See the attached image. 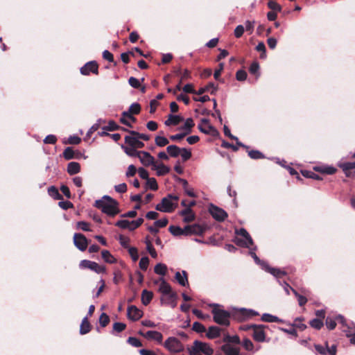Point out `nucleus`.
Instances as JSON below:
<instances>
[{
  "label": "nucleus",
  "instance_id": "nucleus-1",
  "mask_svg": "<svg viewBox=\"0 0 355 355\" xmlns=\"http://www.w3.org/2000/svg\"><path fill=\"white\" fill-rule=\"evenodd\" d=\"M94 206L110 216H114L120 211L118 202L107 195L96 200Z\"/></svg>",
  "mask_w": 355,
  "mask_h": 355
},
{
  "label": "nucleus",
  "instance_id": "nucleus-2",
  "mask_svg": "<svg viewBox=\"0 0 355 355\" xmlns=\"http://www.w3.org/2000/svg\"><path fill=\"white\" fill-rule=\"evenodd\" d=\"M178 196L168 194L162 199L161 202L156 205L155 209L162 212L171 213L178 206Z\"/></svg>",
  "mask_w": 355,
  "mask_h": 355
},
{
  "label": "nucleus",
  "instance_id": "nucleus-3",
  "mask_svg": "<svg viewBox=\"0 0 355 355\" xmlns=\"http://www.w3.org/2000/svg\"><path fill=\"white\" fill-rule=\"evenodd\" d=\"M187 350L189 355H212L214 353V349L208 343L197 340L191 346L187 347Z\"/></svg>",
  "mask_w": 355,
  "mask_h": 355
},
{
  "label": "nucleus",
  "instance_id": "nucleus-4",
  "mask_svg": "<svg viewBox=\"0 0 355 355\" xmlns=\"http://www.w3.org/2000/svg\"><path fill=\"white\" fill-rule=\"evenodd\" d=\"M212 306L214 308L211 312L214 322L220 325L228 326L230 324V313L224 309H220L218 304H214Z\"/></svg>",
  "mask_w": 355,
  "mask_h": 355
},
{
  "label": "nucleus",
  "instance_id": "nucleus-5",
  "mask_svg": "<svg viewBox=\"0 0 355 355\" xmlns=\"http://www.w3.org/2000/svg\"><path fill=\"white\" fill-rule=\"evenodd\" d=\"M255 249L256 248H254L253 250L250 249L249 254L253 258L255 263L261 266L262 269L265 270L268 272H270L275 277H281L282 276H284L286 275L284 271L278 268H271L267 264V263L261 261L254 252Z\"/></svg>",
  "mask_w": 355,
  "mask_h": 355
},
{
  "label": "nucleus",
  "instance_id": "nucleus-6",
  "mask_svg": "<svg viewBox=\"0 0 355 355\" xmlns=\"http://www.w3.org/2000/svg\"><path fill=\"white\" fill-rule=\"evenodd\" d=\"M236 234L238 236L235 239V243L236 245L248 248H250V245H253V241L245 229L241 228L239 230H236Z\"/></svg>",
  "mask_w": 355,
  "mask_h": 355
},
{
  "label": "nucleus",
  "instance_id": "nucleus-7",
  "mask_svg": "<svg viewBox=\"0 0 355 355\" xmlns=\"http://www.w3.org/2000/svg\"><path fill=\"white\" fill-rule=\"evenodd\" d=\"M164 346L172 353H179L184 350L182 343L175 337H169L164 343Z\"/></svg>",
  "mask_w": 355,
  "mask_h": 355
},
{
  "label": "nucleus",
  "instance_id": "nucleus-8",
  "mask_svg": "<svg viewBox=\"0 0 355 355\" xmlns=\"http://www.w3.org/2000/svg\"><path fill=\"white\" fill-rule=\"evenodd\" d=\"M336 320L345 327L343 331L346 334V336L349 338L352 344L355 345V326L353 324L352 326L345 324V320L341 315H338L336 318Z\"/></svg>",
  "mask_w": 355,
  "mask_h": 355
},
{
  "label": "nucleus",
  "instance_id": "nucleus-9",
  "mask_svg": "<svg viewBox=\"0 0 355 355\" xmlns=\"http://www.w3.org/2000/svg\"><path fill=\"white\" fill-rule=\"evenodd\" d=\"M79 266L82 269H89L97 274L103 273L105 272V268L100 266L96 262L92 261L89 260H82L80 262Z\"/></svg>",
  "mask_w": 355,
  "mask_h": 355
},
{
  "label": "nucleus",
  "instance_id": "nucleus-10",
  "mask_svg": "<svg viewBox=\"0 0 355 355\" xmlns=\"http://www.w3.org/2000/svg\"><path fill=\"white\" fill-rule=\"evenodd\" d=\"M209 213L218 221H223L227 217V214L225 210L213 205H211L209 207Z\"/></svg>",
  "mask_w": 355,
  "mask_h": 355
},
{
  "label": "nucleus",
  "instance_id": "nucleus-11",
  "mask_svg": "<svg viewBox=\"0 0 355 355\" xmlns=\"http://www.w3.org/2000/svg\"><path fill=\"white\" fill-rule=\"evenodd\" d=\"M73 243L80 251H85L88 245L87 238L82 234L76 233L73 235Z\"/></svg>",
  "mask_w": 355,
  "mask_h": 355
},
{
  "label": "nucleus",
  "instance_id": "nucleus-12",
  "mask_svg": "<svg viewBox=\"0 0 355 355\" xmlns=\"http://www.w3.org/2000/svg\"><path fill=\"white\" fill-rule=\"evenodd\" d=\"M250 327H252V337L257 342H263L266 338V334L263 331V325L252 324Z\"/></svg>",
  "mask_w": 355,
  "mask_h": 355
},
{
  "label": "nucleus",
  "instance_id": "nucleus-13",
  "mask_svg": "<svg viewBox=\"0 0 355 355\" xmlns=\"http://www.w3.org/2000/svg\"><path fill=\"white\" fill-rule=\"evenodd\" d=\"M125 142L128 146L135 148H141L144 146V142L140 141L139 137L137 135H129L125 137Z\"/></svg>",
  "mask_w": 355,
  "mask_h": 355
},
{
  "label": "nucleus",
  "instance_id": "nucleus-14",
  "mask_svg": "<svg viewBox=\"0 0 355 355\" xmlns=\"http://www.w3.org/2000/svg\"><path fill=\"white\" fill-rule=\"evenodd\" d=\"M139 159L140 162L145 166H153L155 162L154 157L146 151H140Z\"/></svg>",
  "mask_w": 355,
  "mask_h": 355
},
{
  "label": "nucleus",
  "instance_id": "nucleus-15",
  "mask_svg": "<svg viewBox=\"0 0 355 355\" xmlns=\"http://www.w3.org/2000/svg\"><path fill=\"white\" fill-rule=\"evenodd\" d=\"M98 73V64L95 61H90L80 68V73L83 75H89L90 73Z\"/></svg>",
  "mask_w": 355,
  "mask_h": 355
},
{
  "label": "nucleus",
  "instance_id": "nucleus-16",
  "mask_svg": "<svg viewBox=\"0 0 355 355\" xmlns=\"http://www.w3.org/2000/svg\"><path fill=\"white\" fill-rule=\"evenodd\" d=\"M177 295L174 292H171L168 294L162 295L161 297V302L163 304L168 305L172 308L176 306Z\"/></svg>",
  "mask_w": 355,
  "mask_h": 355
},
{
  "label": "nucleus",
  "instance_id": "nucleus-17",
  "mask_svg": "<svg viewBox=\"0 0 355 355\" xmlns=\"http://www.w3.org/2000/svg\"><path fill=\"white\" fill-rule=\"evenodd\" d=\"M127 315L129 319L136 321L142 317L143 312L137 306L132 305L128 306L127 309Z\"/></svg>",
  "mask_w": 355,
  "mask_h": 355
},
{
  "label": "nucleus",
  "instance_id": "nucleus-18",
  "mask_svg": "<svg viewBox=\"0 0 355 355\" xmlns=\"http://www.w3.org/2000/svg\"><path fill=\"white\" fill-rule=\"evenodd\" d=\"M185 230L187 231V236L191 234L201 235L204 233L205 229L198 224H194L191 225H187L185 227Z\"/></svg>",
  "mask_w": 355,
  "mask_h": 355
},
{
  "label": "nucleus",
  "instance_id": "nucleus-19",
  "mask_svg": "<svg viewBox=\"0 0 355 355\" xmlns=\"http://www.w3.org/2000/svg\"><path fill=\"white\" fill-rule=\"evenodd\" d=\"M221 350L225 355H241L239 347H234L229 343L222 345Z\"/></svg>",
  "mask_w": 355,
  "mask_h": 355
},
{
  "label": "nucleus",
  "instance_id": "nucleus-20",
  "mask_svg": "<svg viewBox=\"0 0 355 355\" xmlns=\"http://www.w3.org/2000/svg\"><path fill=\"white\" fill-rule=\"evenodd\" d=\"M143 336L148 340H153L159 343H161L163 340L162 334L157 331H148L145 334H143Z\"/></svg>",
  "mask_w": 355,
  "mask_h": 355
},
{
  "label": "nucleus",
  "instance_id": "nucleus-21",
  "mask_svg": "<svg viewBox=\"0 0 355 355\" xmlns=\"http://www.w3.org/2000/svg\"><path fill=\"white\" fill-rule=\"evenodd\" d=\"M152 169L156 171L157 175L159 176L164 175L170 171L169 167L162 163L157 164L156 162L152 166Z\"/></svg>",
  "mask_w": 355,
  "mask_h": 355
},
{
  "label": "nucleus",
  "instance_id": "nucleus-22",
  "mask_svg": "<svg viewBox=\"0 0 355 355\" xmlns=\"http://www.w3.org/2000/svg\"><path fill=\"white\" fill-rule=\"evenodd\" d=\"M180 214L184 217L183 220L186 223L191 222L195 219V214L190 207H186L180 212Z\"/></svg>",
  "mask_w": 355,
  "mask_h": 355
},
{
  "label": "nucleus",
  "instance_id": "nucleus-23",
  "mask_svg": "<svg viewBox=\"0 0 355 355\" xmlns=\"http://www.w3.org/2000/svg\"><path fill=\"white\" fill-rule=\"evenodd\" d=\"M175 277L180 285L182 286H186L189 284L186 271L182 270V273L180 272H177L175 273Z\"/></svg>",
  "mask_w": 355,
  "mask_h": 355
},
{
  "label": "nucleus",
  "instance_id": "nucleus-24",
  "mask_svg": "<svg viewBox=\"0 0 355 355\" xmlns=\"http://www.w3.org/2000/svg\"><path fill=\"white\" fill-rule=\"evenodd\" d=\"M161 283L159 287V291L162 293V296L168 294L172 291L171 286L165 281L164 279H160Z\"/></svg>",
  "mask_w": 355,
  "mask_h": 355
},
{
  "label": "nucleus",
  "instance_id": "nucleus-25",
  "mask_svg": "<svg viewBox=\"0 0 355 355\" xmlns=\"http://www.w3.org/2000/svg\"><path fill=\"white\" fill-rule=\"evenodd\" d=\"M122 149L124 150L125 154L132 157H138L139 156L140 151L137 150V148L132 147L130 146H121Z\"/></svg>",
  "mask_w": 355,
  "mask_h": 355
},
{
  "label": "nucleus",
  "instance_id": "nucleus-26",
  "mask_svg": "<svg viewBox=\"0 0 355 355\" xmlns=\"http://www.w3.org/2000/svg\"><path fill=\"white\" fill-rule=\"evenodd\" d=\"M314 169L316 171H319L320 173H322L324 174H328V175H332L336 172V168L335 167L331 166H315V167H314Z\"/></svg>",
  "mask_w": 355,
  "mask_h": 355
},
{
  "label": "nucleus",
  "instance_id": "nucleus-27",
  "mask_svg": "<svg viewBox=\"0 0 355 355\" xmlns=\"http://www.w3.org/2000/svg\"><path fill=\"white\" fill-rule=\"evenodd\" d=\"M183 120V118L179 115L170 114L168 119L165 121L164 124L166 125H176Z\"/></svg>",
  "mask_w": 355,
  "mask_h": 355
},
{
  "label": "nucleus",
  "instance_id": "nucleus-28",
  "mask_svg": "<svg viewBox=\"0 0 355 355\" xmlns=\"http://www.w3.org/2000/svg\"><path fill=\"white\" fill-rule=\"evenodd\" d=\"M169 232L175 236L186 235L187 231L185 230V227L184 228H181L179 226L171 225L168 228Z\"/></svg>",
  "mask_w": 355,
  "mask_h": 355
},
{
  "label": "nucleus",
  "instance_id": "nucleus-29",
  "mask_svg": "<svg viewBox=\"0 0 355 355\" xmlns=\"http://www.w3.org/2000/svg\"><path fill=\"white\" fill-rule=\"evenodd\" d=\"M217 91V87L212 83H209L207 86L201 87L197 92V94H202L206 92H209L211 94Z\"/></svg>",
  "mask_w": 355,
  "mask_h": 355
},
{
  "label": "nucleus",
  "instance_id": "nucleus-30",
  "mask_svg": "<svg viewBox=\"0 0 355 355\" xmlns=\"http://www.w3.org/2000/svg\"><path fill=\"white\" fill-rule=\"evenodd\" d=\"M338 166L343 169L347 176H349V171L355 168V162L339 163Z\"/></svg>",
  "mask_w": 355,
  "mask_h": 355
},
{
  "label": "nucleus",
  "instance_id": "nucleus-31",
  "mask_svg": "<svg viewBox=\"0 0 355 355\" xmlns=\"http://www.w3.org/2000/svg\"><path fill=\"white\" fill-rule=\"evenodd\" d=\"M220 329L218 327L211 326L208 329L206 334L207 338L213 339L220 336Z\"/></svg>",
  "mask_w": 355,
  "mask_h": 355
},
{
  "label": "nucleus",
  "instance_id": "nucleus-32",
  "mask_svg": "<svg viewBox=\"0 0 355 355\" xmlns=\"http://www.w3.org/2000/svg\"><path fill=\"white\" fill-rule=\"evenodd\" d=\"M91 327L90 324L88 321L87 317H85L81 322L80 327V334L83 335L89 333L90 331Z\"/></svg>",
  "mask_w": 355,
  "mask_h": 355
},
{
  "label": "nucleus",
  "instance_id": "nucleus-33",
  "mask_svg": "<svg viewBox=\"0 0 355 355\" xmlns=\"http://www.w3.org/2000/svg\"><path fill=\"white\" fill-rule=\"evenodd\" d=\"M80 166L79 163L72 162L68 164L67 166V172L70 175H75L80 172Z\"/></svg>",
  "mask_w": 355,
  "mask_h": 355
},
{
  "label": "nucleus",
  "instance_id": "nucleus-34",
  "mask_svg": "<svg viewBox=\"0 0 355 355\" xmlns=\"http://www.w3.org/2000/svg\"><path fill=\"white\" fill-rule=\"evenodd\" d=\"M181 148L175 145H170L166 148V151L172 157H177L181 153Z\"/></svg>",
  "mask_w": 355,
  "mask_h": 355
},
{
  "label": "nucleus",
  "instance_id": "nucleus-35",
  "mask_svg": "<svg viewBox=\"0 0 355 355\" xmlns=\"http://www.w3.org/2000/svg\"><path fill=\"white\" fill-rule=\"evenodd\" d=\"M153 293L151 291L144 290L141 293V302L143 304L148 305L152 300Z\"/></svg>",
  "mask_w": 355,
  "mask_h": 355
},
{
  "label": "nucleus",
  "instance_id": "nucleus-36",
  "mask_svg": "<svg viewBox=\"0 0 355 355\" xmlns=\"http://www.w3.org/2000/svg\"><path fill=\"white\" fill-rule=\"evenodd\" d=\"M261 320L266 322H282V320L270 313H263L261 315Z\"/></svg>",
  "mask_w": 355,
  "mask_h": 355
},
{
  "label": "nucleus",
  "instance_id": "nucleus-37",
  "mask_svg": "<svg viewBox=\"0 0 355 355\" xmlns=\"http://www.w3.org/2000/svg\"><path fill=\"white\" fill-rule=\"evenodd\" d=\"M103 259L108 263H113L116 262V259L112 256L110 251L104 250L101 252Z\"/></svg>",
  "mask_w": 355,
  "mask_h": 355
},
{
  "label": "nucleus",
  "instance_id": "nucleus-38",
  "mask_svg": "<svg viewBox=\"0 0 355 355\" xmlns=\"http://www.w3.org/2000/svg\"><path fill=\"white\" fill-rule=\"evenodd\" d=\"M194 123L193 121V119L191 118H188L186 119L184 125L182 127L180 128L181 130H185L184 133H187L188 135L191 132V128L193 127Z\"/></svg>",
  "mask_w": 355,
  "mask_h": 355
},
{
  "label": "nucleus",
  "instance_id": "nucleus-39",
  "mask_svg": "<svg viewBox=\"0 0 355 355\" xmlns=\"http://www.w3.org/2000/svg\"><path fill=\"white\" fill-rule=\"evenodd\" d=\"M154 271L156 274L164 276L166 273L167 267L165 264L159 263L155 266Z\"/></svg>",
  "mask_w": 355,
  "mask_h": 355
},
{
  "label": "nucleus",
  "instance_id": "nucleus-40",
  "mask_svg": "<svg viewBox=\"0 0 355 355\" xmlns=\"http://www.w3.org/2000/svg\"><path fill=\"white\" fill-rule=\"evenodd\" d=\"M180 182H182L184 192L190 197L195 198L196 193L193 192L192 189L188 187V182L184 179H180Z\"/></svg>",
  "mask_w": 355,
  "mask_h": 355
},
{
  "label": "nucleus",
  "instance_id": "nucleus-41",
  "mask_svg": "<svg viewBox=\"0 0 355 355\" xmlns=\"http://www.w3.org/2000/svg\"><path fill=\"white\" fill-rule=\"evenodd\" d=\"M239 311L243 315V317L246 318L259 315V313L253 309H247L245 308H241L240 309Z\"/></svg>",
  "mask_w": 355,
  "mask_h": 355
},
{
  "label": "nucleus",
  "instance_id": "nucleus-42",
  "mask_svg": "<svg viewBox=\"0 0 355 355\" xmlns=\"http://www.w3.org/2000/svg\"><path fill=\"white\" fill-rule=\"evenodd\" d=\"M48 193L49 196L54 199L60 200L62 198V196L60 194L58 190L53 186H51L48 189Z\"/></svg>",
  "mask_w": 355,
  "mask_h": 355
},
{
  "label": "nucleus",
  "instance_id": "nucleus-43",
  "mask_svg": "<svg viewBox=\"0 0 355 355\" xmlns=\"http://www.w3.org/2000/svg\"><path fill=\"white\" fill-rule=\"evenodd\" d=\"M155 144L159 147H163L169 143L168 139L162 136H157L155 138Z\"/></svg>",
  "mask_w": 355,
  "mask_h": 355
},
{
  "label": "nucleus",
  "instance_id": "nucleus-44",
  "mask_svg": "<svg viewBox=\"0 0 355 355\" xmlns=\"http://www.w3.org/2000/svg\"><path fill=\"white\" fill-rule=\"evenodd\" d=\"M145 243L146 244L147 251L150 253V254L151 255L152 257L156 258L157 256V254L156 250L153 248L151 242L148 239H146Z\"/></svg>",
  "mask_w": 355,
  "mask_h": 355
},
{
  "label": "nucleus",
  "instance_id": "nucleus-45",
  "mask_svg": "<svg viewBox=\"0 0 355 355\" xmlns=\"http://www.w3.org/2000/svg\"><path fill=\"white\" fill-rule=\"evenodd\" d=\"M146 186L148 189L153 191H156L158 189L157 181L154 178L146 180Z\"/></svg>",
  "mask_w": 355,
  "mask_h": 355
},
{
  "label": "nucleus",
  "instance_id": "nucleus-46",
  "mask_svg": "<svg viewBox=\"0 0 355 355\" xmlns=\"http://www.w3.org/2000/svg\"><path fill=\"white\" fill-rule=\"evenodd\" d=\"M224 341L227 343H235V344H239L240 343V338L238 336H230L227 335L224 338Z\"/></svg>",
  "mask_w": 355,
  "mask_h": 355
},
{
  "label": "nucleus",
  "instance_id": "nucleus-47",
  "mask_svg": "<svg viewBox=\"0 0 355 355\" xmlns=\"http://www.w3.org/2000/svg\"><path fill=\"white\" fill-rule=\"evenodd\" d=\"M242 345L247 351L252 352L254 350V344L249 338L243 339Z\"/></svg>",
  "mask_w": 355,
  "mask_h": 355
},
{
  "label": "nucleus",
  "instance_id": "nucleus-48",
  "mask_svg": "<svg viewBox=\"0 0 355 355\" xmlns=\"http://www.w3.org/2000/svg\"><path fill=\"white\" fill-rule=\"evenodd\" d=\"M310 325L315 329H320L323 327V322L321 319L315 318L310 321Z\"/></svg>",
  "mask_w": 355,
  "mask_h": 355
},
{
  "label": "nucleus",
  "instance_id": "nucleus-49",
  "mask_svg": "<svg viewBox=\"0 0 355 355\" xmlns=\"http://www.w3.org/2000/svg\"><path fill=\"white\" fill-rule=\"evenodd\" d=\"M292 292L297 298L298 304L300 306H304L307 302L306 297L300 295L295 289H292Z\"/></svg>",
  "mask_w": 355,
  "mask_h": 355
},
{
  "label": "nucleus",
  "instance_id": "nucleus-50",
  "mask_svg": "<svg viewBox=\"0 0 355 355\" xmlns=\"http://www.w3.org/2000/svg\"><path fill=\"white\" fill-rule=\"evenodd\" d=\"M115 225L119 227L123 230H128L130 228V220H119L116 223Z\"/></svg>",
  "mask_w": 355,
  "mask_h": 355
},
{
  "label": "nucleus",
  "instance_id": "nucleus-51",
  "mask_svg": "<svg viewBox=\"0 0 355 355\" xmlns=\"http://www.w3.org/2000/svg\"><path fill=\"white\" fill-rule=\"evenodd\" d=\"M248 155L250 158L254 159H261V158L264 157L262 153H261L259 150H250L248 152Z\"/></svg>",
  "mask_w": 355,
  "mask_h": 355
},
{
  "label": "nucleus",
  "instance_id": "nucleus-52",
  "mask_svg": "<svg viewBox=\"0 0 355 355\" xmlns=\"http://www.w3.org/2000/svg\"><path fill=\"white\" fill-rule=\"evenodd\" d=\"M303 321V318H297L294 323L293 324V326L295 327H297L300 329V330L303 331L306 328V324H303L302 322Z\"/></svg>",
  "mask_w": 355,
  "mask_h": 355
},
{
  "label": "nucleus",
  "instance_id": "nucleus-53",
  "mask_svg": "<svg viewBox=\"0 0 355 355\" xmlns=\"http://www.w3.org/2000/svg\"><path fill=\"white\" fill-rule=\"evenodd\" d=\"M268 6L270 9L276 12H280L282 10L281 6L274 1H270L268 3Z\"/></svg>",
  "mask_w": 355,
  "mask_h": 355
},
{
  "label": "nucleus",
  "instance_id": "nucleus-54",
  "mask_svg": "<svg viewBox=\"0 0 355 355\" xmlns=\"http://www.w3.org/2000/svg\"><path fill=\"white\" fill-rule=\"evenodd\" d=\"M63 156L67 160L73 159L74 157V155L72 148H66L63 152Z\"/></svg>",
  "mask_w": 355,
  "mask_h": 355
},
{
  "label": "nucleus",
  "instance_id": "nucleus-55",
  "mask_svg": "<svg viewBox=\"0 0 355 355\" xmlns=\"http://www.w3.org/2000/svg\"><path fill=\"white\" fill-rule=\"evenodd\" d=\"M302 173L306 178H311L313 180H322V178L318 175L312 171H304L302 172Z\"/></svg>",
  "mask_w": 355,
  "mask_h": 355
},
{
  "label": "nucleus",
  "instance_id": "nucleus-56",
  "mask_svg": "<svg viewBox=\"0 0 355 355\" xmlns=\"http://www.w3.org/2000/svg\"><path fill=\"white\" fill-rule=\"evenodd\" d=\"M110 322V318H109V316L105 313H103L101 315H100V318H99V322H100V324L103 327H105V326L107 325V324L109 323Z\"/></svg>",
  "mask_w": 355,
  "mask_h": 355
},
{
  "label": "nucleus",
  "instance_id": "nucleus-57",
  "mask_svg": "<svg viewBox=\"0 0 355 355\" xmlns=\"http://www.w3.org/2000/svg\"><path fill=\"white\" fill-rule=\"evenodd\" d=\"M180 151H181V153L180 154V155L182 157L183 161H187L191 158V153L189 150L183 148H181Z\"/></svg>",
  "mask_w": 355,
  "mask_h": 355
},
{
  "label": "nucleus",
  "instance_id": "nucleus-58",
  "mask_svg": "<svg viewBox=\"0 0 355 355\" xmlns=\"http://www.w3.org/2000/svg\"><path fill=\"white\" fill-rule=\"evenodd\" d=\"M192 329L198 333H202L205 331V327L204 325L198 322H193Z\"/></svg>",
  "mask_w": 355,
  "mask_h": 355
},
{
  "label": "nucleus",
  "instance_id": "nucleus-59",
  "mask_svg": "<svg viewBox=\"0 0 355 355\" xmlns=\"http://www.w3.org/2000/svg\"><path fill=\"white\" fill-rule=\"evenodd\" d=\"M131 114H137L139 113L140 110H141V106L139 103H132L130 107H129V110H128Z\"/></svg>",
  "mask_w": 355,
  "mask_h": 355
},
{
  "label": "nucleus",
  "instance_id": "nucleus-60",
  "mask_svg": "<svg viewBox=\"0 0 355 355\" xmlns=\"http://www.w3.org/2000/svg\"><path fill=\"white\" fill-rule=\"evenodd\" d=\"M128 343L133 347H139L142 346L141 342L135 337H129L128 339Z\"/></svg>",
  "mask_w": 355,
  "mask_h": 355
},
{
  "label": "nucleus",
  "instance_id": "nucleus-61",
  "mask_svg": "<svg viewBox=\"0 0 355 355\" xmlns=\"http://www.w3.org/2000/svg\"><path fill=\"white\" fill-rule=\"evenodd\" d=\"M128 252L134 261H136L139 259V254L137 249L135 247L128 248Z\"/></svg>",
  "mask_w": 355,
  "mask_h": 355
},
{
  "label": "nucleus",
  "instance_id": "nucleus-62",
  "mask_svg": "<svg viewBox=\"0 0 355 355\" xmlns=\"http://www.w3.org/2000/svg\"><path fill=\"white\" fill-rule=\"evenodd\" d=\"M119 128V126L114 121H110L107 125L103 127V130L108 131L116 130Z\"/></svg>",
  "mask_w": 355,
  "mask_h": 355
},
{
  "label": "nucleus",
  "instance_id": "nucleus-63",
  "mask_svg": "<svg viewBox=\"0 0 355 355\" xmlns=\"http://www.w3.org/2000/svg\"><path fill=\"white\" fill-rule=\"evenodd\" d=\"M149 264V259L147 257H142L139 261V267L143 270H146Z\"/></svg>",
  "mask_w": 355,
  "mask_h": 355
},
{
  "label": "nucleus",
  "instance_id": "nucleus-64",
  "mask_svg": "<svg viewBox=\"0 0 355 355\" xmlns=\"http://www.w3.org/2000/svg\"><path fill=\"white\" fill-rule=\"evenodd\" d=\"M244 31L245 28L243 25H238L234 29V36L236 38L241 37L243 35Z\"/></svg>",
  "mask_w": 355,
  "mask_h": 355
}]
</instances>
